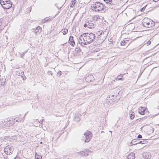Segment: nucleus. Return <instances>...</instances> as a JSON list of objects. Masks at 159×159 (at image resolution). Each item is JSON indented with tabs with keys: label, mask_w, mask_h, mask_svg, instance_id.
Segmentation results:
<instances>
[{
	"label": "nucleus",
	"mask_w": 159,
	"mask_h": 159,
	"mask_svg": "<svg viewBox=\"0 0 159 159\" xmlns=\"http://www.w3.org/2000/svg\"><path fill=\"white\" fill-rule=\"evenodd\" d=\"M116 97V96L114 95H110L107 98V103H110L113 102V101Z\"/></svg>",
	"instance_id": "6e6552de"
},
{
	"label": "nucleus",
	"mask_w": 159,
	"mask_h": 159,
	"mask_svg": "<svg viewBox=\"0 0 159 159\" xmlns=\"http://www.w3.org/2000/svg\"><path fill=\"white\" fill-rule=\"evenodd\" d=\"M107 34L106 31L101 33L100 35L97 37L99 43H102L106 39Z\"/></svg>",
	"instance_id": "7ed1b4c3"
},
{
	"label": "nucleus",
	"mask_w": 159,
	"mask_h": 159,
	"mask_svg": "<svg viewBox=\"0 0 159 159\" xmlns=\"http://www.w3.org/2000/svg\"><path fill=\"white\" fill-rule=\"evenodd\" d=\"M13 148H10L7 147V148L4 149V152L7 154L10 155L12 154V152H13Z\"/></svg>",
	"instance_id": "9d476101"
},
{
	"label": "nucleus",
	"mask_w": 159,
	"mask_h": 159,
	"mask_svg": "<svg viewBox=\"0 0 159 159\" xmlns=\"http://www.w3.org/2000/svg\"><path fill=\"white\" fill-rule=\"evenodd\" d=\"M35 159H41V157L40 156H39L38 155H35Z\"/></svg>",
	"instance_id": "2f4dec72"
},
{
	"label": "nucleus",
	"mask_w": 159,
	"mask_h": 159,
	"mask_svg": "<svg viewBox=\"0 0 159 159\" xmlns=\"http://www.w3.org/2000/svg\"><path fill=\"white\" fill-rule=\"evenodd\" d=\"M135 116V113L134 112H132L130 115V118L131 119H133Z\"/></svg>",
	"instance_id": "bb28decb"
},
{
	"label": "nucleus",
	"mask_w": 159,
	"mask_h": 159,
	"mask_svg": "<svg viewBox=\"0 0 159 159\" xmlns=\"http://www.w3.org/2000/svg\"><path fill=\"white\" fill-rule=\"evenodd\" d=\"M120 76H121V77H122V75H118L117 77H116V78H115V79L116 80H123V78L122 77H121V78H120L119 77Z\"/></svg>",
	"instance_id": "b1692460"
},
{
	"label": "nucleus",
	"mask_w": 159,
	"mask_h": 159,
	"mask_svg": "<svg viewBox=\"0 0 159 159\" xmlns=\"http://www.w3.org/2000/svg\"><path fill=\"white\" fill-rule=\"evenodd\" d=\"M81 115L80 114L78 113L76 114L74 118V120L76 121H79L80 120V118L81 116Z\"/></svg>",
	"instance_id": "dca6fc26"
},
{
	"label": "nucleus",
	"mask_w": 159,
	"mask_h": 159,
	"mask_svg": "<svg viewBox=\"0 0 159 159\" xmlns=\"http://www.w3.org/2000/svg\"><path fill=\"white\" fill-rule=\"evenodd\" d=\"M142 138V136L141 134H139L138 135V138Z\"/></svg>",
	"instance_id": "ea45409f"
},
{
	"label": "nucleus",
	"mask_w": 159,
	"mask_h": 159,
	"mask_svg": "<svg viewBox=\"0 0 159 159\" xmlns=\"http://www.w3.org/2000/svg\"><path fill=\"white\" fill-rule=\"evenodd\" d=\"M20 159V158L18 159V158H17V159L16 158H15V159Z\"/></svg>",
	"instance_id": "09e8293b"
},
{
	"label": "nucleus",
	"mask_w": 159,
	"mask_h": 159,
	"mask_svg": "<svg viewBox=\"0 0 159 159\" xmlns=\"http://www.w3.org/2000/svg\"><path fill=\"white\" fill-rule=\"evenodd\" d=\"M92 11L96 12H99L102 11H106L107 8L103 4L99 2H97L93 3L91 6Z\"/></svg>",
	"instance_id": "f03ea898"
},
{
	"label": "nucleus",
	"mask_w": 159,
	"mask_h": 159,
	"mask_svg": "<svg viewBox=\"0 0 159 159\" xmlns=\"http://www.w3.org/2000/svg\"><path fill=\"white\" fill-rule=\"evenodd\" d=\"M88 154H86V156H88Z\"/></svg>",
	"instance_id": "603ef678"
},
{
	"label": "nucleus",
	"mask_w": 159,
	"mask_h": 159,
	"mask_svg": "<svg viewBox=\"0 0 159 159\" xmlns=\"http://www.w3.org/2000/svg\"><path fill=\"white\" fill-rule=\"evenodd\" d=\"M143 157L146 159H150L151 157V156L149 152H145L143 154Z\"/></svg>",
	"instance_id": "ddd939ff"
},
{
	"label": "nucleus",
	"mask_w": 159,
	"mask_h": 159,
	"mask_svg": "<svg viewBox=\"0 0 159 159\" xmlns=\"http://www.w3.org/2000/svg\"><path fill=\"white\" fill-rule=\"evenodd\" d=\"M24 54H25V53L23 52V53H22V54H21L20 56V57H23V56H24Z\"/></svg>",
	"instance_id": "c03bdc74"
},
{
	"label": "nucleus",
	"mask_w": 159,
	"mask_h": 159,
	"mask_svg": "<svg viewBox=\"0 0 159 159\" xmlns=\"http://www.w3.org/2000/svg\"><path fill=\"white\" fill-rule=\"evenodd\" d=\"M3 0H0V3L2 6H5L6 4H7L8 2H10V1L7 0V1H3Z\"/></svg>",
	"instance_id": "f3484780"
},
{
	"label": "nucleus",
	"mask_w": 159,
	"mask_h": 159,
	"mask_svg": "<svg viewBox=\"0 0 159 159\" xmlns=\"http://www.w3.org/2000/svg\"><path fill=\"white\" fill-rule=\"evenodd\" d=\"M69 43L73 47H74L75 45V42L73 39V37L72 36H70L69 37Z\"/></svg>",
	"instance_id": "9b49d317"
},
{
	"label": "nucleus",
	"mask_w": 159,
	"mask_h": 159,
	"mask_svg": "<svg viewBox=\"0 0 159 159\" xmlns=\"http://www.w3.org/2000/svg\"><path fill=\"white\" fill-rule=\"evenodd\" d=\"M62 72L61 71H59L57 73V75H59V76L61 75Z\"/></svg>",
	"instance_id": "c9c22d12"
},
{
	"label": "nucleus",
	"mask_w": 159,
	"mask_h": 159,
	"mask_svg": "<svg viewBox=\"0 0 159 159\" xmlns=\"http://www.w3.org/2000/svg\"><path fill=\"white\" fill-rule=\"evenodd\" d=\"M21 77L22 78V79L23 80H25L26 79V76L24 75L22 76H21Z\"/></svg>",
	"instance_id": "72a5a7b5"
},
{
	"label": "nucleus",
	"mask_w": 159,
	"mask_h": 159,
	"mask_svg": "<svg viewBox=\"0 0 159 159\" xmlns=\"http://www.w3.org/2000/svg\"><path fill=\"white\" fill-rule=\"evenodd\" d=\"M42 143V142H41V143Z\"/></svg>",
	"instance_id": "864d4df0"
},
{
	"label": "nucleus",
	"mask_w": 159,
	"mask_h": 159,
	"mask_svg": "<svg viewBox=\"0 0 159 159\" xmlns=\"http://www.w3.org/2000/svg\"><path fill=\"white\" fill-rule=\"evenodd\" d=\"M127 40H123V41H121L120 43V44L121 45H126L127 47L129 45V44L127 43L126 41H127Z\"/></svg>",
	"instance_id": "5701e85b"
},
{
	"label": "nucleus",
	"mask_w": 159,
	"mask_h": 159,
	"mask_svg": "<svg viewBox=\"0 0 159 159\" xmlns=\"http://www.w3.org/2000/svg\"><path fill=\"white\" fill-rule=\"evenodd\" d=\"M95 34L91 33H84L80 36L79 42L81 45H85L91 43L95 39Z\"/></svg>",
	"instance_id": "f257e3e1"
},
{
	"label": "nucleus",
	"mask_w": 159,
	"mask_h": 159,
	"mask_svg": "<svg viewBox=\"0 0 159 159\" xmlns=\"http://www.w3.org/2000/svg\"><path fill=\"white\" fill-rule=\"evenodd\" d=\"M75 5V4L72 3L71 5H70V7H74V6Z\"/></svg>",
	"instance_id": "a18cd8bd"
},
{
	"label": "nucleus",
	"mask_w": 159,
	"mask_h": 159,
	"mask_svg": "<svg viewBox=\"0 0 159 159\" xmlns=\"http://www.w3.org/2000/svg\"><path fill=\"white\" fill-rule=\"evenodd\" d=\"M43 119L39 121V123H41V124H42L43 122Z\"/></svg>",
	"instance_id": "58836bf2"
},
{
	"label": "nucleus",
	"mask_w": 159,
	"mask_h": 159,
	"mask_svg": "<svg viewBox=\"0 0 159 159\" xmlns=\"http://www.w3.org/2000/svg\"><path fill=\"white\" fill-rule=\"evenodd\" d=\"M151 43V42L150 41H148L147 43V45L148 46Z\"/></svg>",
	"instance_id": "4c0bfd02"
},
{
	"label": "nucleus",
	"mask_w": 159,
	"mask_h": 159,
	"mask_svg": "<svg viewBox=\"0 0 159 159\" xmlns=\"http://www.w3.org/2000/svg\"><path fill=\"white\" fill-rule=\"evenodd\" d=\"M144 9H145V7H144L143 8H142V9L141 10V11H144Z\"/></svg>",
	"instance_id": "37998d69"
},
{
	"label": "nucleus",
	"mask_w": 159,
	"mask_h": 159,
	"mask_svg": "<svg viewBox=\"0 0 159 159\" xmlns=\"http://www.w3.org/2000/svg\"><path fill=\"white\" fill-rule=\"evenodd\" d=\"M155 22L153 21L152 20H151V21H150L149 23V25H148V28H150L151 27H152L155 25Z\"/></svg>",
	"instance_id": "412c9836"
},
{
	"label": "nucleus",
	"mask_w": 159,
	"mask_h": 159,
	"mask_svg": "<svg viewBox=\"0 0 159 159\" xmlns=\"http://www.w3.org/2000/svg\"><path fill=\"white\" fill-rule=\"evenodd\" d=\"M109 4V8L111 9H114L115 7V6L113 5H112L111 4Z\"/></svg>",
	"instance_id": "c85d7f7f"
},
{
	"label": "nucleus",
	"mask_w": 159,
	"mask_h": 159,
	"mask_svg": "<svg viewBox=\"0 0 159 159\" xmlns=\"http://www.w3.org/2000/svg\"><path fill=\"white\" fill-rule=\"evenodd\" d=\"M6 79L5 77L0 76V85H3L6 82Z\"/></svg>",
	"instance_id": "2eb2a0df"
},
{
	"label": "nucleus",
	"mask_w": 159,
	"mask_h": 159,
	"mask_svg": "<svg viewBox=\"0 0 159 159\" xmlns=\"http://www.w3.org/2000/svg\"><path fill=\"white\" fill-rule=\"evenodd\" d=\"M94 24L91 21L87 22L84 25V27L91 29L94 28Z\"/></svg>",
	"instance_id": "1a4fd4ad"
},
{
	"label": "nucleus",
	"mask_w": 159,
	"mask_h": 159,
	"mask_svg": "<svg viewBox=\"0 0 159 159\" xmlns=\"http://www.w3.org/2000/svg\"><path fill=\"white\" fill-rule=\"evenodd\" d=\"M41 28L39 26L37 27L35 30V34L36 35L37 34H38L39 32L40 33V32H39V30L40 31V32H41Z\"/></svg>",
	"instance_id": "aec40b11"
},
{
	"label": "nucleus",
	"mask_w": 159,
	"mask_h": 159,
	"mask_svg": "<svg viewBox=\"0 0 159 159\" xmlns=\"http://www.w3.org/2000/svg\"><path fill=\"white\" fill-rule=\"evenodd\" d=\"M87 152H90V151L89 149H87Z\"/></svg>",
	"instance_id": "49530a36"
},
{
	"label": "nucleus",
	"mask_w": 159,
	"mask_h": 159,
	"mask_svg": "<svg viewBox=\"0 0 159 159\" xmlns=\"http://www.w3.org/2000/svg\"><path fill=\"white\" fill-rule=\"evenodd\" d=\"M144 147V146H139V149H140L143 148Z\"/></svg>",
	"instance_id": "a19ab883"
},
{
	"label": "nucleus",
	"mask_w": 159,
	"mask_h": 159,
	"mask_svg": "<svg viewBox=\"0 0 159 159\" xmlns=\"http://www.w3.org/2000/svg\"><path fill=\"white\" fill-rule=\"evenodd\" d=\"M109 132H111V133H112V132H111V131H109Z\"/></svg>",
	"instance_id": "8fccbe9b"
},
{
	"label": "nucleus",
	"mask_w": 159,
	"mask_h": 159,
	"mask_svg": "<svg viewBox=\"0 0 159 159\" xmlns=\"http://www.w3.org/2000/svg\"><path fill=\"white\" fill-rule=\"evenodd\" d=\"M7 1V0H3L2 1Z\"/></svg>",
	"instance_id": "3c124183"
},
{
	"label": "nucleus",
	"mask_w": 159,
	"mask_h": 159,
	"mask_svg": "<svg viewBox=\"0 0 159 159\" xmlns=\"http://www.w3.org/2000/svg\"><path fill=\"white\" fill-rule=\"evenodd\" d=\"M84 135L86 138L85 142H89L92 137V133L90 131L87 130L84 134Z\"/></svg>",
	"instance_id": "20e7f679"
},
{
	"label": "nucleus",
	"mask_w": 159,
	"mask_h": 159,
	"mask_svg": "<svg viewBox=\"0 0 159 159\" xmlns=\"http://www.w3.org/2000/svg\"><path fill=\"white\" fill-rule=\"evenodd\" d=\"M62 31L64 34H66L68 32L67 29L66 28L62 29Z\"/></svg>",
	"instance_id": "393cba45"
},
{
	"label": "nucleus",
	"mask_w": 159,
	"mask_h": 159,
	"mask_svg": "<svg viewBox=\"0 0 159 159\" xmlns=\"http://www.w3.org/2000/svg\"><path fill=\"white\" fill-rule=\"evenodd\" d=\"M52 20V19L50 17H48V18H45L43 20H42V23H45L48 21H50Z\"/></svg>",
	"instance_id": "a211bd4d"
},
{
	"label": "nucleus",
	"mask_w": 159,
	"mask_h": 159,
	"mask_svg": "<svg viewBox=\"0 0 159 159\" xmlns=\"http://www.w3.org/2000/svg\"><path fill=\"white\" fill-rule=\"evenodd\" d=\"M17 75L20 76L21 77L24 75V72L23 71H17L16 72Z\"/></svg>",
	"instance_id": "4be33fe9"
},
{
	"label": "nucleus",
	"mask_w": 159,
	"mask_h": 159,
	"mask_svg": "<svg viewBox=\"0 0 159 159\" xmlns=\"http://www.w3.org/2000/svg\"><path fill=\"white\" fill-rule=\"evenodd\" d=\"M0 128L4 129L5 130L8 131L7 130L8 129L9 126L7 123V121H6L5 120H2L0 122Z\"/></svg>",
	"instance_id": "39448f33"
},
{
	"label": "nucleus",
	"mask_w": 159,
	"mask_h": 159,
	"mask_svg": "<svg viewBox=\"0 0 159 159\" xmlns=\"http://www.w3.org/2000/svg\"><path fill=\"white\" fill-rule=\"evenodd\" d=\"M154 0V1L156 2V1H158L159 0Z\"/></svg>",
	"instance_id": "de8ad7c7"
},
{
	"label": "nucleus",
	"mask_w": 159,
	"mask_h": 159,
	"mask_svg": "<svg viewBox=\"0 0 159 159\" xmlns=\"http://www.w3.org/2000/svg\"><path fill=\"white\" fill-rule=\"evenodd\" d=\"M109 41L110 42V43L109 44H111L113 43V41L112 39H110L109 40Z\"/></svg>",
	"instance_id": "e433bc0d"
},
{
	"label": "nucleus",
	"mask_w": 159,
	"mask_h": 159,
	"mask_svg": "<svg viewBox=\"0 0 159 159\" xmlns=\"http://www.w3.org/2000/svg\"><path fill=\"white\" fill-rule=\"evenodd\" d=\"M85 80L87 82H89L93 81L94 80L93 76L90 74H87L85 76Z\"/></svg>",
	"instance_id": "423d86ee"
},
{
	"label": "nucleus",
	"mask_w": 159,
	"mask_h": 159,
	"mask_svg": "<svg viewBox=\"0 0 159 159\" xmlns=\"http://www.w3.org/2000/svg\"><path fill=\"white\" fill-rule=\"evenodd\" d=\"M104 1L107 3H109L110 2H111L112 0H103Z\"/></svg>",
	"instance_id": "c756f323"
},
{
	"label": "nucleus",
	"mask_w": 159,
	"mask_h": 159,
	"mask_svg": "<svg viewBox=\"0 0 159 159\" xmlns=\"http://www.w3.org/2000/svg\"><path fill=\"white\" fill-rule=\"evenodd\" d=\"M135 154L134 153H133L128 156L127 159H135Z\"/></svg>",
	"instance_id": "6ab92c4d"
},
{
	"label": "nucleus",
	"mask_w": 159,
	"mask_h": 159,
	"mask_svg": "<svg viewBox=\"0 0 159 159\" xmlns=\"http://www.w3.org/2000/svg\"><path fill=\"white\" fill-rule=\"evenodd\" d=\"M72 2H73V3L75 4L76 1V0H72Z\"/></svg>",
	"instance_id": "79ce46f5"
},
{
	"label": "nucleus",
	"mask_w": 159,
	"mask_h": 159,
	"mask_svg": "<svg viewBox=\"0 0 159 159\" xmlns=\"http://www.w3.org/2000/svg\"><path fill=\"white\" fill-rule=\"evenodd\" d=\"M145 111V108L143 107H140L138 109V112L140 114L143 115H144Z\"/></svg>",
	"instance_id": "f8f14e48"
},
{
	"label": "nucleus",
	"mask_w": 159,
	"mask_h": 159,
	"mask_svg": "<svg viewBox=\"0 0 159 159\" xmlns=\"http://www.w3.org/2000/svg\"><path fill=\"white\" fill-rule=\"evenodd\" d=\"M12 2L10 1V2H8L5 6H2V7L4 9H8L10 8L12 6Z\"/></svg>",
	"instance_id": "4468645a"
},
{
	"label": "nucleus",
	"mask_w": 159,
	"mask_h": 159,
	"mask_svg": "<svg viewBox=\"0 0 159 159\" xmlns=\"http://www.w3.org/2000/svg\"><path fill=\"white\" fill-rule=\"evenodd\" d=\"M109 4H111L112 5H113V6H116V3L114 2L113 1H112L111 2H110Z\"/></svg>",
	"instance_id": "cd10ccee"
},
{
	"label": "nucleus",
	"mask_w": 159,
	"mask_h": 159,
	"mask_svg": "<svg viewBox=\"0 0 159 159\" xmlns=\"http://www.w3.org/2000/svg\"><path fill=\"white\" fill-rule=\"evenodd\" d=\"M75 51H77L78 52H79L81 51L80 49L79 48H75Z\"/></svg>",
	"instance_id": "7c9ffc66"
},
{
	"label": "nucleus",
	"mask_w": 159,
	"mask_h": 159,
	"mask_svg": "<svg viewBox=\"0 0 159 159\" xmlns=\"http://www.w3.org/2000/svg\"><path fill=\"white\" fill-rule=\"evenodd\" d=\"M98 17H99V16H95L93 17V19L94 20L96 19V20H97V19H98Z\"/></svg>",
	"instance_id": "f704fd0d"
},
{
	"label": "nucleus",
	"mask_w": 159,
	"mask_h": 159,
	"mask_svg": "<svg viewBox=\"0 0 159 159\" xmlns=\"http://www.w3.org/2000/svg\"><path fill=\"white\" fill-rule=\"evenodd\" d=\"M151 20L148 18H145L143 20L142 25L143 26L148 28L149 23Z\"/></svg>",
	"instance_id": "0eeeda50"
},
{
	"label": "nucleus",
	"mask_w": 159,
	"mask_h": 159,
	"mask_svg": "<svg viewBox=\"0 0 159 159\" xmlns=\"http://www.w3.org/2000/svg\"><path fill=\"white\" fill-rule=\"evenodd\" d=\"M145 142H146V141H145ZM139 143H141V144H145V141H139L138 142Z\"/></svg>",
	"instance_id": "473e14b6"
},
{
	"label": "nucleus",
	"mask_w": 159,
	"mask_h": 159,
	"mask_svg": "<svg viewBox=\"0 0 159 159\" xmlns=\"http://www.w3.org/2000/svg\"><path fill=\"white\" fill-rule=\"evenodd\" d=\"M139 141V139H138L137 140H133L132 142V143L133 144L136 145V144L139 143H138Z\"/></svg>",
	"instance_id": "a878e982"
}]
</instances>
